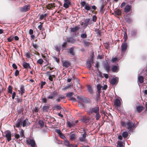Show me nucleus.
<instances>
[{"instance_id":"8fccbe9b","label":"nucleus","mask_w":147,"mask_h":147,"mask_svg":"<svg viewBox=\"0 0 147 147\" xmlns=\"http://www.w3.org/2000/svg\"><path fill=\"white\" fill-rule=\"evenodd\" d=\"M87 35L86 34V33H84L82 34L81 35V37L82 38H86L87 37Z\"/></svg>"},{"instance_id":"ea45409f","label":"nucleus","mask_w":147,"mask_h":147,"mask_svg":"<svg viewBox=\"0 0 147 147\" xmlns=\"http://www.w3.org/2000/svg\"><path fill=\"white\" fill-rule=\"evenodd\" d=\"M123 144L122 142L119 141L117 142V147H123Z\"/></svg>"},{"instance_id":"a19ab883","label":"nucleus","mask_w":147,"mask_h":147,"mask_svg":"<svg viewBox=\"0 0 147 147\" xmlns=\"http://www.w3.org/2000/svg\"><path fill=\"white\" fill-rule=\"evenodd\" d=\"M74 94L72 92L68 93L66 94V96L68 97H72L71 96Z\"/></svg>"},{"instance_id":"e2e57ef3","label":"nucleus","mask_w":147,"mask_h":147,"mask_svg":"<svg viewBox=\"0 0 147 147\" xmlns=\"http://www.w3.org/2000/svg\"><path fill=\"white\" fill-rule=\"evenodd\" d=\"M19 71L18 70H16V71H15V76H17L19 75Z\"/></svg>"},{"instance_id":"4468645a","label":"nucleus","mask_w":147,"mask_h":147,"mask_svg":"<svg viewBox=\"0 0 147 147\" xmlns=\"http://www.w3.org/2000/svg\"><path fill=\"white\" fill-rule=\"evenodd\" d=\"M30 123L29 122L28 119H26L22 122V126L24 127L28 125H30Z\"/></svg>"},{"instance_id":"79ce46f5","label":"nucleus","mask_w":147,"mask_h":147,"mask_svg":"<svg viewBox=\"0 0 147 147\" xmlns=\"http://www.w3.org/2000/svg\"><path fill=\"white\" fill-rule=\"evenodd\" d=\"M43 62V61L42 59H39L37 61V63L40 64H42Z\"/></svg>"},{"instance_id":"4d7b16f0","label":"nucleus","mask_w":147,"mask_h":147,"mask_svg":"<svg viewBox=\"0 0 147 147\" xmlns=\"http://www.w3.org/2000/svg\"><path fill=\"white\" fill-rule=\"evenodd\" d=\"M69 99L70 100H72L73 102H75L76 101V99L73 97H70Z\"/></svg>"},{"instance_id":"3c124183","label":"nucleus","mask_w":147,"mask_h":147,"mask_svg":"<svg viewBox=\"0 0 147 147\" xmlns=\"http://www.w3.org/2000/svg\"><path fill=\"white\" fill-rule=\"evenodd\" d=\"M55 77V76L54 75H50L49 76V79L51 81H53V78H54Z\"/></svg>"},{"instance_id":"052dcab7","label":"nucleus","mask_w":147,"mask_h":147,"mask_svg":"<svg viewBox=\"0 0 147 147\" xmlns=\"http://www.w3.org/2000/svg\"><path fill=\"white\" fill-rule=\"evenodd\" d=\"M55 131L59 135L61 134L62 133L61 132V131L60 129H56L55 130Z\"/></svg>"},{"instance_id":"0e129e2a","label":"nucleus","mask_w":147,"mask_h":147,"mask_svg":"<svg viewBox=\"0 0 147 147\" xmlns=\"http://www.w3.org/2000/svg\"><path fill=\"white\" fill-rule=\"evenodd\" d=\"M42 27V24H41L39 25L38 26V28L40 30H41Z\"/></svg>"},{"instance_id":"9b49d317","label":"nucleus","mask_w":147,"mask_h":147,"mask_svg":"<svg viewBox=\"0 0 147 147\" xmlns=\"http://www.w3.org/2000/svg\"><path fill=\"white\" fill-rule=\"evenodd\" d=\"M57 94V92L54 91L51 93L48 96V98L49 99H53Z\"/></svg>"},{"instance_id":"c9c22d12","label":"nucleus","mask_w":147,"mask_h":147,"mask_svg":"<svg viewBox=\"0 0 147 147\" xmlns=\"http://www.w3.org/2000/svg\"><path fill=\"white\" fill-rule=\"evenodd\" d=\"M73 50L74 48H71L69 49V53L73 55H75L74 53L73 52Z\"/></svg>"},{"instance_id":"e433bc0d","label":"nucleus","mask_w":147,"mask_h":147,"mask_svg":"<svg viewBox=\"0 0 147 147\" xmlns=\"http://www.w3.org/2000/svg\"><path fill=\"white\" fill-rule=\"evenodd\" d=\"M38 124L40 125V127L42 128L44 126V122L43 121L39 120L38 121Z\"/></svg>"},{"instance_id":"774afa93","label":"nucleus","mask_w":147,"mask_h":147,"mask_svg":"<svg viewBox=\"0 0 147 147\" xmlns=\"http://www.w3.org/2000/svg\"><path fill=\"white\" fill-rule=\"evenodd\" d=\"M102 89L104 90H106L107 88V86L105 85L103 87H102Z\"/></svg>"},{"instance_id":"2eb2a0df","label":"nucleus","mask_w":147,"mask_h":147,"mask_svg":"<svg viewBox=\"0 0 147 147\" xmlns=\"http://www.w3.org/2000/svg\"><path fill=\"white\" fill-rule=\"evenodd\" d=\"M80 28V27L79 26H77L75 27L71 28V31L73 32H76L79 30Z\"/></svg>"},{"instance_id":"1a4fd4ad","label":"nucleus","mask_w":147,"mask_h":147,"mask_svg":"<svg viewBox=\"0 0 147 147\" xmlns=\"http://www.w3.org/2000/svg\"><path fill=\"white\" fill-rule=\"evenodd\" d=\"M86 134L85 133L82 134L81 136L79 138V140L81 142H85L86 140Z\"/></svg>"},{"instance_id":"c756f323","label":"nucleus","mask_w":147,"mask_h":147,"mask_svg":"<svg viewBox=\"0 0 147 147\" xmlns=\"http://www.w3.org/2000/svg\"><path fill=\"white\" fill-rule=\"evenodd\" d=\"M22 125V122L21 121H19L18 123L16 124V127H21Z\"/></svg>"},{"instance_id":"a878e982","label":"nucleus","mask_w":147,"mask_h":147,"mask_svg":"<svg viewBox=\"0 0 147 147\" xmlns=\"http://www.w3.org/2000/svg\"><path fill=\"white\" fill-rule=\"evenodd\" d=\"M97 87L98 89V93H100V90L102 88V86L100 84H98L97 86Z\"/></svg>"},{"instance_id":"4be33fe9","label":"nucleus","mask_w":147,"mask_h":147,"mask_svg":"<svg viewBox=\"0 0 147 147\" xmlns=\"http://www.w3.org/2000/svg\"><path fill=\"white\" fill-rule=\"evenodd\" d=\"M144 78L142 76L139 75L138 77V81L140 83H142L143 82Z\"/></svg>"},{"instance_id":"603ef678","label":"nucleus","mask_w":147,"mask_h":147,"mask_svg":"<svg viewBox=\"0 0 147 147\" xmlns=\"http://www.w3.org/2000/svg\"><path fill=\"white\" fill-rule=\"evenodd\" d=\"M32 45V46L33 47L36 49H37V48H38V46L36 43H33Z\"/></svg>"},{"instance_id":"4c0bfd02","label":"nucleus","mask_w":147,"mask_h":147,"mask_svg":"<svg viewBox=\"0 0 147 147\" xmlns=\"http://www.w3.org/2000/svg\"><path fill=\"white\" fill-rule=\"evenodd\" d=\"M24 131L23 129H21L20 131V133L21 137H24Z\"/></svg>"},{"instance_id":"6e6d98bb","label":"nucleus","mask_w":147,"mask_h":147,"mask_svg":"<svg viewBox=\"0 0 147 147\" xmlns=\"http://www.w3.org/2000/svg\"><path fill=\"white\" fill-rule=\"evenodd\" d=\"M39 110V109L38 107H35L33 109V111L35 112L36 113H37Z\"/></svg>"},{"instance_id":"f8f14e48","label":"nucleus","mask_w":147,"mask_h":147,"mask_svg":"<svg viewBox=\"0 0 147 147\" xmlns=\"http://www.w3.org/2000/svg\"><path fill=\"white\" fill-rule=\"evenodd\" d=\"M118 82V79L117 78H113L111 80L110 83L113 86L117 84Z\"/></svg>"},{"instance_id":"cd10ccee","label":"nucleus","mask_w":147,"mask_h":147,"mask_svg":"<svg viewBox=\"0 0 147 147\" xmlns=\"http://www.w3.org/2000/svg\"><path fill=\"white\" fill-rule=\"evenodd\" d=\"M117 66L116 65H115L113 66L112 69V70L113 72H117Z\"/></svg>"},{"instance_id":"dca6fc26","label":"nucleus","mask_w":147,"mask_h":147,"mask_svg":"<svg viewBox=\"0 0 147 147\" xmlns=\"http://www.w3.org/2000/svg\"><path fill=\"white\" fill-rule=\"evenodd\" d=\"M120 101L119 99H116L114 102V104L115 106L118 107L120 106Z\"/></svg>"},{"instance_id":"a211bd4d","label":"nucleus","mask_w":147,"mask_h":147,"mask_svg":"<svg viewBox=\"0 0 147 147\" xmlns=\"http://www.w3.org/2000/svg\"><path fill=\"white\" fill-rule=\"evenodd\" d=\"M29 144L32 147H35L36 145L35 141L33 140H29Z\"/></svg>"},{"instance_id":"49530a36","label":"nucleus","mask_w":147,"mask_h":147,"mask_svg":"<svg viewBox=\"0 0 147 147\" xmlns=\"http://www.w3.org/2000/svg\"><path fill=\"white\" fill-rule=\"evenodd\" d=\"M124 40L123 42H126V40H127V33L126 32H125V33L124 34Z\"/></svg>"},{"instance_id":"a18cd8bd","label":"nucleus","mask_w":147,"mask_h":147,"mask_svg":"<svg viewBox=\"0 0 147 147\" xmlns=\"http://www.w3.org/2000/svg\"><path fill=\"white\" fill-rule=\"evenodd\" d=\"M115 13L117 15L119 16L121 14V11L117 9L115 11Z\"/></svg>"},{"instance_id":"864d4df0","label":"nucleus","mask_w":147,"mask_h":147,"mask_svg":"<svg viewBox=\"0 0 147 147\" xmlns=\"http://www.w3.org/2000/svg\"><path fill=\"white\" fill-rule=\"evenodd\" d=\"M8 92L9 93H12V88L11 86H9L8 87Z\"/></svg>"},{"instance_id":"aec40b11","label":"nucleus","mask_w":147,"mask_h":147,"mask_svg":"<svg viewBox=\"0 0 147 147\" xmlns=\"http://www.w3.org/2000/svg\"><path fill=\"white\" fill-rule=\"evenodd\" d=\"M130 6L129 5H127L125 6L124 9V11L125 12L128 13L130 11Z\"/></svg>"},{"instance_id":"72a5a7b5","label":"nucleus","mask_w":147,"mask_h":147,"mask_svg":"<svg viewBox=\"0 0 147 147\" xmlns=\"http://www.w3.org/2000/svg\"><path fill=\"white\" fill-rule=\"evenodd\" d=\"M122 136L124 138H126L128 136V133L127 132L124 131L122 133Z\"/></svg>"},{"instance_id":"7ed1b4c3","label":"nucleus","mask_w":147,"mask_h":147,"mask_svg":"<svg viewBox=\"0 0 147 147\" xmlns=\"http://www.w3.org/2000/svg\"><path fill=\"white\" fill-rule=\"evenodd\" d=\"M81 5L82 7H84V9L87 11H89L91 9V7L88 3L85 1H83L81 2Z\"/></svg>"},{"instance_id":"6ab92c4d","label":"nucleus","mask_w":147,"mask_h":147,"mask_svg":"<svg viewBox=\"0 0 147 147\" xmlns=\"http://www.w3.org/2000/svg\"><path fill=\"white\" fill-rule=\"evenodd\" d=\"M49 109V106H44L42 107V111L44 112H48Z\"/></svg>"},{"instance_id":"69168bd1","label":"nucleus","mask_w":147,"mask_h":147,"mask_svg":"<svg viewBox=\"0 0 147 147\" xmlns=\"http://www.w3.org/2000/svg\"><path fill=\"white\" fill-rule=\"evenodd\" d=\"M136 32H135L132 31L131 32V34L132 36H134L136 35Z\"/></svg>"},{"instance_id":"37998d69","label":"nucleus","mask_w":147,"mask_h":147,"mask_svg":"<svg viewBox=\"0 0 147 147\" xmlns=\"http://www.w3.org/2000/svg\"><path fill=\"white\" fill-rule=\"evenodd\" d=\"M86 65L89 68H90L91 66V62L90 61H88L86 62Z\"/></svg>"},{"instance_id":"bf43d9fd","label":"nucleus","mask_w":147,"mask_h":147,"mask_svg":"<svg viewBox=\"0 0 147 147\" xmlns=\"http://www.w3.org/2000/svg\"><path fill=\"white\" fill-rule=\"evenodd\" d=\"M117 59L116 58H113L111 59V61L113 63H114L116 61Z\"/></svg>"},{"instance_id":"680f3d73","label":"nucleus","mask_w":147,"mask_h":147,"mask_svg":"<svg viewBox=\"0 0 147 147\" xmlns=\"http://www.w3.org/2000/svg\"><path fill=\"white\" fill-rule=\"evenodd\" d=\"M67 44V42H65L63 43L62 45L63 48V49L66 48V45Z\"/></svg>"},{"instance_id":"473e14b6","label":"nucleus","mask_w":147,"mask_h":147,"mask_svg":"<svg viewBox=\"0 0 147 147\" xmlns=\"http://www.w3.org/2000/svg\"><path fill=\"white\" fill-rule=\"evenodd\" d=\"M61 109V107L59 105H55L53 107V110H60Z\"/></svg>"},{"instance_id":"6e6552de","label":"nucleus","mask_w":147,"mask_h":147,"mask_svg":"<svg viewBox=\"0 0 147 147\" xmlns=\"http://www.w3.org/2000/svg\"><path fill=\"white\" fill-rule=\"evenodd\" d=\"M63 7L66 8L69 7V5H71V2L69 0H64Z\"/></svg>"},{"instance_id":"f257e3e1","label":"nucleus","mask_w":147,"mask_h":147,"mask_svg":"<svg viewBox=\"0 0 147 147\" xmlns=\"http://www.w3.org/2000/svg\"><path fill=\"white\" fill-rule=\"evenodd\" d=\"M121 124L122 126L127 127V129L129 130L133 129L134 127V124L131 122L125 123L124 122L121 121Z\"/></svg>"},{"instance_id":"c85d7f7f","label":"nucleus","mask_w":147,"mask_h":147,"mask_svg":"<svg viewBox=\"0 0 147 147\" xmlns=\"http://www.w3.org/2000/svg\"><path fill=\"white\" fill-rule=\"evenodd\" d=\"M67 40L68 42L72 43H74L75 42V40L72 38H67Z\"/></svg>"},{"instance_id":"b1692460","label":"nucleus","mask_w":147,"mask_h":147,"mask_svg":"<svg viewBox=\"0 0 147 147\" xmlns=\"http://www.w3.org/2000/svg\"><path fill=\"white\" fill-rule=\"evenodd\" d=\"M55 47L56 51L59 53L61 49V46L59 45H57L55 46Z\"/></svg>"},{"instance_id":"13d9d810","label":"nucleus","mask_w":147,"mask_h":147,"mask_svg":"<svg viewBox=\"0 0 147 147\" xmlns=\"http://www.w3.org/2000/svg\"><path fill=\"white\" fill-rule=\"evenodd\" d=\"M97 19L96 16L94 15L92 17V20L93 22H95L96 21Z\"/></svg>"},{"instance_id":"bb28decb","label":"nucleus","mask_w":147,"mask_h":147,"mask_svg":"<svg viewBox=\"0 0 147 147\" xmlns=\"http://www.w3.org/2000/svg\"><path fill=\"white\" fill-rule=\"evenodd\" d=\"M143 107L141 106H138L136 107V109L138 113L140 112L142 110Z\"/></svg>"},{"instance_id":"ddd939ff","label":"nucleus","mask_w":147,"mask_h":147,"mask_svg":"<svg viewBox=\"0 0 147 147\" xmlns=\"http://www.w3.org/2000/svg\"><path fill=\"white\" fill-rule=\"evenodd\" d=\"M56 5L54 3L49 4L47 5V8L49 9H51L54 8Z\"/></svg>"},{"instance_id":"9d476101","label":"nucleus","mask_w":147,"mask_h":147,"mask_svg":"<svg viewBox=\"0 0 147 147\" xmlns=\"http://www.w3.org/2000/svg\"><path fill=\"white\" fill-rule=\"evenodd\" d=\"M62 63L63 66L66 67H68L70 66L69 62L68 61H62Z\"/></svg>"},{"instance_id":"0eeeda50","label":"nucleus","mask_w":147,"mask_h":147,"mask_svg":"<svg viewBox=\"0 0 147 147\" xmlns=\"http://www.w3.org/2000/svg\"><path fill=\"white\" fill-rule=\"evenodd\" d=\"M30 6L29 5H26L20 8V11L22 12H26L30 9Z\"/></svg>"},{"instance_id":"c03bdc74","label":"nucleus","mask_w":147,"mask_h":147,"mask_svg":"<svg viewBox=\"0 0 147 147\" xmlns=\"http://www.w3.org/2000/svg\"><path fill=\"white\" fill-rule=\"evenodd\" d=\"M77 98L80 101H82L84 98V97L81 96H77Z\"/></svg>"},{"instance_id":"7c9ffc66","label":"nucleus","mask_w":147,"mask_h":147,"mask_svg":"<svg viewBox=\"0 0 147 147\" xmlns=\"http://www.w3.org/2000/svg\"><path fill=\"white\" fill-rule=\"evenodd\" d=\"M20 93L22 95L25 92V90L23 87L21 86L20 89Z\"/></svg>"},{"instance_id":"f03ea898","label":"nucleus","mask_w":147,"mask_h":147,"mask_svg":"<svg viewBox=\"0 0 147 147\" xmlns=\"http://www.w3.org/2000/svg\"><path fill=\"white\" fill-rule=\"evenodd\" d=\"M99 108L98 106L90 108L89 110V113H98L99 111Z\"/></svg>"},{"instance_id":"5701e85b","label":"nucleus","mask_w":147,"mask_h":147,"mask_svg":"<svg viewBox=\"0 0 147 147\" xmlns=\"http://www.w3.org/2000/svg\"><path fill=\"white\" fill-rule=\"evenodd\" d=\"M65 98V96L62 95H59L58 98L56 99V101L58 102H59L62 99H63Z\"/></svg>"},{"instance_id":"39448f33","label":"nucleus","mask_w":147,"mask_h":147,"mask_svg":"<svg viewBox=\"0 0 147 147\" xmlns=\"http://www.w3.org/2000/svg\"><path fill=\"white\" fill-rule=\"evenodd\" d=\"M5 137L8 142L11 140V134L9 131L8 130L5 132Z\"/></svg>"},{"instance_id":"338daca9","label":"nucleus","mask_w":147,"mask_h":147,"mask_svg":"<svg viewBox=\"0 0 147 147\" xmlns=\"http://www.w3.org/2000/svg\"><path fill=\"white\" fill-rule=\"evenodd\" d=\"M13 67L15 69H16L17 68V66L15 64H13L12 65Z\"/></svg>"},{"instance_id":"5fc2aeb1","label":"nucleus","mask_w":147,"mask_h":147,"mask_svg":"<svg viewBox=\"0 0 147 147\" xmlns=\"http://www.w3.org/2000/svg\"><path fill=\"white\" fill-rule=\"evenodd\" d=\"M42 102L44 103H46L47 102L46 98L45 97L42 98Z\"/></svg>"},{"instance_id":"393cba45","label":"nucleus","mask_w":147,"mask_h":147,"mask_svg":"<svg viewBox=\"0 0 147 147\" xmlns=\"http://www.w3.org/2000/svg\"><path fill=\"white\" fill-rule=\"evenodd\" d=\"M104 68L105 70H106L107 72H108L109 71V65L108 63H105L104 65Z\"/></svg>"},{"instance_id":"de8ad7c7","label":"nucleus","mask_w":147,"mask_h":147,"mask_svg":"<svg viewBox=\"0 0 147 147\" xmlns=\"http://www.w3.org/2000/svg\"><path fill=\"white\" fill-rule=\"evenodd\" d=\"M75 135L74 134H71L70 136V139L71 140H74L75 138Z\"/></svg>"},{"instance_id":"58836bf2","label":"nucleus","mask_w":147,"mask_h":147,"mask_svg":"<svg viewBox=\"0 0 147 147\" xmlns=\"http://www.w3.org/2000/svg\"><path fill=\"white\" fill-rule=\"evenodd\" d=\"M96 115H95V117L96 119L97 120H98L100 118V116L99 114V112L97 113H96Z\"/></svg>"},{"instance_id":"f704fd0d","label":"nucleus","mask_w":147,"mask_h":147,"mask_svg":"<svg viewBox=\"0 0 147 147\" xmlns=\"http://www.w3.org/2000/svg\"><path fill=\"white\" fill-rule=\"evenodd\" d=\"M87 90L88 92L91 94L92 93V90L91 87L90 86H88L87 87Z\"/></svg>"},{"instance_id":"412c9836","label":"nucleus","mask_w":147,"mask_h":147,"mask_svg":"<svg viewBox=\"0 0 147 147\" xmlns=\"http://www.w3.org/2000/svg\"><path fill=\"white\" fill-rule=\"evenodd\" d=\"M75 125V123L73 122H70L69 121H67V126L69 127H71L74 126Z\"/></svg>"},{"instance_id":"09e8293b","label":"nucleus","mask_w":147,"mask_h":147,"mask_svg":"<svg viewBox=\"0 0 147 147\" xmlns=\"http://www.w3.org/2000/svg\"><path fill=\"white\" fill-rule=\"evenodd\" d=\"M59 136L60 137L62 138L64 140L66 139V137L64 136V134H63L62 133H61V134H59Z\"/></svg>"},{"instance_id":"423d86ee","label":"nucleus","mask_w":147,"mask_h":147,"mask_svg":"<svg viewBox=\"0 0 147 147\" xmlns=\"http://www.w3.org/2000/svg\"><path fill=\"white\" fill-rule=\"evenodd\" d=\"M64 144H65L68 147H77V145H76L75 146H73V145L70 144L69 141L66 139L64 140ZM82 147H87L85 146H83Z\"/></svg>"},{"instance_id":"20e7f679","label":"nucleus","mask_w":147,"mask_h":147,"mask_svg":"<svg viewBox=\"0 0 147 147\" xmlns=\"http://www.w3.org/2000/svg\"><path fill=\"white\" fill-rule=\"evenodd\" d=\"M127 43L126 42H123L121 46V50L122 52H125L127 49Z\"/></svg>"},{"instance_id":"f3484780","label":"nucleus","mask_w":147,"mask_h":147,"mask_svg":"<svg viewBox=\"0 0 147 147\" xmlns=\"http://www.w3.org/2000/svg\"><path fill=\"white\" fill-rule=\"evenodd\" d=\"M23 65L25 69L27 68H31V67L30 66V65L28 63H27L25 62H23Z\"/></svg>"},{"instance_id":"2f4dec72","label":"nucleus","mask_w":147,"mask_h":147,"mask_svg":"<svg viewBox=\"0 0 147 147\" xmlns=\"http://www.w3.org/2000/svg\"><path fill=\"white\" fill-rule=\"evenodd\" d=\"M25 56L28 58H30L31 57V54L29 51L25 53Z\"/></svg>"}]
</instances>
